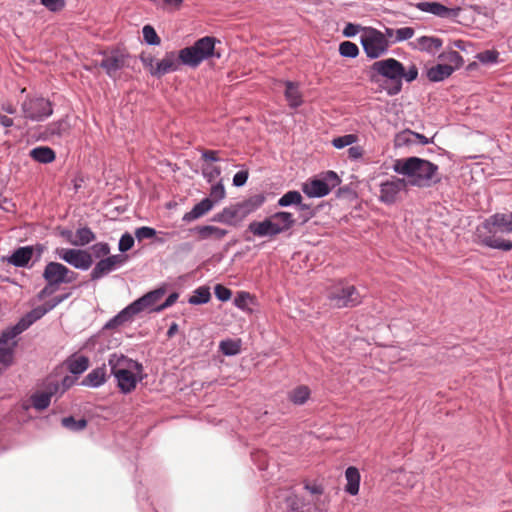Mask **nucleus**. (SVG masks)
Here are the masks:
<instances>
[{
	"label": "nucleus",
	"mask_w": 512,
	"mask_h": 512,
	"mask_svg": "<svg viewBox=\"0 0 512 512\" xmlns=\"http://www.w3.org/2000/svg\"><path fill=\"white\" fill-rule=\"evenodd\" d=\"M289 400L295 405H303L310 397V389L300 385L289 392Z\"/></svg>",
	"instance_id": "obj_38"
},
{
	"label": "nucleus",
	"mask_w": 512,
	"mask_h": 512,
	"mask_svg": "<svg viewBox=\"0 0 512 512\" xmlns=\"http://www.w3.org/2000/svg\"><path fill=\"white\" fill-rule=\"evenodd\" d=\"M134 245V237L129 234L128 232L124 233L118 244V249L120 252L124 253L128 250H130Z\"/></svg>",
	"instance_id": "obj_51"
},
{
	"label": "nucleus",
	"mask_w": 512,
	"mask_h": 512,
	"mask_svg": "<svg viewBox=\"0 0 512 512\" xmlns=\"http://www.w3.org/2000/svg\"><path fill=\"white\" fill-rule=\"evenodd\" d=\"M33 251L32 246L20 247L13 252L8 261L16 267H25L31 260Z\"/></svg>",
	"instance_id": "obj_27"
},
{
	"label": "nucleus",
	"mask_w": 512,
	"mask_h": 512,
	"mask_svg": "<svg viewBox=\"0 0 512 512\" xmlns=\"http://www.w3.org/2000/svg\"><path fill=\"white\" fill-rule=\"evenodd\" d=\"M220 174L221 169L218 166H207L203 169V175L209 182L218 178Z\"/></svg>",
	"instance_id": "obj_57"
},
{
	"label": "nucleus",
	"mask_w": 512,
	"mask_h": 512,
	"mask_svg": "<svg viewBox=\"0 0 512 512\" xmlns=\"http://www.w3.org/2000/svg\"><path fill=\"white\" fill-rule=\"evenodd\" d=\"M358 141V136L355 134H346L343 136H339L332 140V145L337 149H342L344 147L350 146Z\"/></svg>",
	"instance_id": "obj_46"
},
{
	"label": "nucleus",
	"mask_w": 512,
	"mask_h": 512,
	"mask_svg": "<svg viewBox=\"0 0 512 512\" xmlns=\"http://www.w3.org/2000/svg\"><path fill=\"white\" fill-rule=\"evenodd\" d=\"M211 298V293L207 287L197 288L193 295L189 298L188 302L192 305H199L207 303Z\"/></svg>",
	"instance_id": "obj_43"
},
{
	"label": "nucleus",
	"mask_w": 512,
	"mask_h": 512,
	"mask_svg": "<svg viewBox=\"0 0 512 512\" xmlns=\"http://www.w3.org/2000/svg\"><path fill=\"white\" fill-rule=\"evenodd\" d=\"M214 293L217 299L223 302L228 301L232 296L231 290L221 284L215 286Z\"/></svg>",
	"instance_id": "obj_53"
},
{
	"label": "nucleus",
	"mask_w": 512,
	"mask_h": 512,
	"mask_svg": "<svg viewBox=\"0 0 512 512\" xmlns=\"http://www.w3.org/2000/svg\"><path fill=\"white\" fill-rule=\"evenodd\" d=\"M24 117L32 121H43L53 113L52 104L43 97L27 98L22 103Z\"/></svg>",
	"instance_id": "obj_8"
},
{
	"label": "nucleus",
	"mask_w": 512,
	"mask_h": 512,
	"mask_svg": "<svg viewBox=\"0 0 512 512\" xmlns=\"http://www.w3.org/2000/svg\"><path fill=\"white\" fill-rule=\"evenodd\" d=\"M371 70L390 82L387 93L391 96L400 93L403 79L410 83L418 77V68L415 64L409 65L406 69L400 61L394 58L374 62Z\"/></svg>",
	"instance_id": "obj_4"
},
{
	"label": "nucleus",
	"mask_w": 512,
	"mask_h": 512,
	"mask_svg": "<svg viewBox=\"0 0 512 512\" xmlns=\"http://www.w3.org/2000/svg\"><path fill=\"white\" fill-rule=\"evenodd\" d=\"M220 151L218 150H202L201 158L204 161L218 162L221 158L218 156Z\"/></svg>",
	"instance_id": "obj_60"
},
{
	"label": "nucleus",
	"mask_w": 512,
	"mask_h": 512,
	"mask_svg": "<svg viewBox=\"0 0 512 512\" xmlns=\"http://www.w3.org/2000/svg\"><path fill=\"white\" fill-rule=\"evenodd\" d=\"M155 235L156 230L151 227L142 226L135 230V237L138 241L153 238Z\"/></svg>",
	"instance_id": "obj_52"
},
{
	"label": "nucleus",
	"mask_w": 512,
	"mask_h": 512,
	"mask_svg": "<svg viewBox=\"0 0 512 512\" xmlns=\"http://www.w3.org/2000/svg\"><path fill=\"white\" fill-rule=\"evenodd\" d=\"M92 256L97 259L106 258L110 254V246L106 242H98L91 247Z\"/></svg>",
	"instance_id": "obj_48"
},
{
	"label": "nucleus",
	"mask_w": 512,
	"mask_h": 512,
	"mask_svg": "<svg viewBox=\"0 0 512 512\" xmlns=\"http://www.w3.org/2000/svg\"><path fill=\"white\" fill-rule=\"evenodd\" d=\"M130 60L131 57L128 54L120 50H114L110 53H105L99 65L110 78L116 79L119 76L120 70L130 66Z\"/></svg>",
	"instance_id": "obj_12"
},
{
	"label": "nucleus",
	"mask_w": 512,
	"mask_h": 512,
	"mask_svg": "<svg viewBox=\"0 0 512 512\" xmlns=\"http://www.w3.org/2000/svg\"><path fill=\"white\" fill-rule=\"evenodd\" d=\"M115 270L121 268L128 260V256L124 254H114L107 256Z\"/></svg>",
	"instance_id": "obj_58"
},
{
	"label": "nucleus",
	"mask_w": 512,
	"mask_h": 512,
	"mask_svg": "<svg viewBox=\"0 0 512 512\" xmlns=\"http://www.w3.org/2000/svg\"><path fill=\"white\" fill-rule=\"evenodd\" d=\"M195 230L201 239L215 238L220 240L228 234L227 230L212 225L198 226Z\"/></svg>",
	"instance_id": "obj_35"
},
{
	"label": "nucleus",
	"mask_w": 512,
	"mask_h": 512,
	"mask_svg": "<svg viewBox=\"0 0 512 512\" xmlns=\"http://www.w3.org/2000/svg\"><path fill=\"white\" fill-rule=\"evenodd\" d=\"M285 98L289 103V106L292 108L299 107L302 104V95L299 91L298 84L286 81L285 82Z\"/></svg>",
	"instance_id": "obj_34"
},
{
	"label": "nucleus",
	"mask_w": 512,
	"mask_h": 512,
	"mask_svg": "<svg viewBox=\"0 0 512 512\" xmlns=\"http://www.w3.org/2000/svg\"><path fill=\"white\" fill-rule=\"evenodd\" d=\"M95 238L96 235L90 228L81 227L76 230L74 239H70L69 242L74 246H85L93 242Z\"/></svg>",
	"instance_id": "obj_36"
},
{
	"label": "nucleus",
	"mask_w": 512,
	"mask_h": 512,
	"mask_svg": "<svg viewBox=\"0 0 512 512\" xmlns=\"http://www.w3.org/2000/svg\"><path fill=\"white\" fill-rule=\"evenodd\" d=\"M240 214L238 212V207L236 204L231 205L229 207H225L221 212L214 216V221L225 223V224H233L235 221H241Z\"/></svg>",
	"instance_id": "obj_33"
},
{
	"label": "nucleus",
	"mask_w": 512,
	"mask_h": 512,
	"mask_svg": "<svg viewBox=\"0 0 512 512\" xmlns=\"http://www.w3.org/2000/svg\"><path fill=\"white\" fill-rule=\"evenodd\" d=\"M360 28L359 25L348 23L343 29V35L345 37H354L359 32Z\"/></svg>",
	"instance_id": "obj_64"
},
{
	"label": "nucleus",
	"mask_w": 512,
	"mask_h": 512,
	"mask_svg": "<svg viewBox=\"0 0 512 512\" xmlns=\"http://www.w3.org/2000/svg\"><path fill=\"white\" fill-rule=\"evenodd\" d=\"M341 182L339 176L334 171L326 172L322 178L313 179L303 184L302 190L308 197H324L339 185Z\"/></svg>",
	"instance_id": "obj_7"
},
{
	"label": "nucleus",
	"mask_w": 512,
	"mask_h": 512,
	"mask_svg": "<svg viewBox=\"0 0 512 512\" xmlns=\"http://www.w3.org/2000/svg\"><path fill=\"white\" fill-rule=\"evenodd\" d=\"M165 293V287H159L144 294L142 297L135 300V303L142 312L145 309L151 308L153 305H155L165 295Z\"/></svg>",
	"instance_id": "obj_23"
},
{
	"label": "nucleus",
	"mask_w": 512,
	"mask_h": 512,
	"mask_svg": "<svg viewBox=\"0 0 512 512\" xmlns=\"http://www.w3.org/2000/svg\"><path fill=\"white\" fill-rule=\"evenodd\" d=\"M216 38L205 36L197 40L192 46L185 47L177 54L175 51L167 52L164 57L157 61L155 69H152V76L162 77L165 74L179 70L180 65L196 68L200 63L214 53Z\"/></svg>",
	"instance_id": "obj_1"
},
{
	"label": "nucleus",
	"mask_w": 512,
	"mask_h": 512,
	"mask_svg": "<svg viewBox=\"0 0 512 512\" xmlns=\"http://www.w3.org/2000/svg\"><path fill=\"white\" fill-rule=\"evenodd\" d=\"M178 298H179V293L173 292L166 298V300L162 304L153 308L152 311L158 312V313L162 312L163 310L171 307L178 300Z\"/></svg>",
	"instance_id": "obj_55"
},
{
	"label": "nucleus",
	"mask_w": 512,
	"mask_h": 512,
	"mask_svg": "<svg viewBox=\"0 0 512 512\" xmlns=\"http://www.w3.org/2000/svg\"><path fill=\"white\" fill-rule=\"evenodd\" d=\"M213 208V201L210 198H204L197 203L189 212L183 216V221L191 222L204 216Z\"/></svg>",
	"instance_id": "obj_24"
},
{
	"label": "nucleus",
	"mask_w": 512,
	"mask_h": 512,
	"mask_svg": "<svg viewBox=\"0 0 512 512\" xmlns=\"http://www.w3.org/2000/svg\"><path fill=\"white\" fill-rule=\"evenodd\" d=\"M302 195L300 192L296 190H291L286 192L283 196H281L278 200V205L280 207H288L291 205L301 204Z\"/></svg>",
	"instance_id": "obj_42"
},
{
	"label": "nucleus",
	"mask_w": 512,
	"mask_h": 512,
	"mask_svg": "<svg viewBox=\"0 0 512 512\" xmlns=\"http://www.w3.org/2000/svg\"><path fill=\"white\" fill-rule=\"evenodd\" d=\"M71 132V125L69 123L68 117L61 118L57 121H54L47 125L45 129V134L48 138L61 139L68 137Z\"/></svg>",
	"instance_id": "obj_20"
},
{
	"label": "nucleus",
	"mask_w": 512,
	"mask_h": 512,
	"mask_svg": "<svg viewBox=\"0 0 512 512\" xmlns=\"http://www.w3.org/2000/svg\"><path fill=\"white\" fill-rule=\"evenodd\" d=\"M339 53L342 57L355 58L359 54V48L353 42L344 41L339 45Z\"/></svg>",
	"instance_id": "obj_45"
},
{
	"label": "nucleus",
	"mask_w": 512,
	"mask_h": 512,
	"mask_svg": "<svg viewBox=\"0 0 512 512\" xmlns=\"http://www.w3.org/2000/svg\"><path fill=\"white\" fill-rule=\"evenodd\" d=\"M210 197L213 204L222 200L225 197V189L221 183H217L211 187Z\"/></svg>",
	"instance_id": "obj_54"
},
{
	"label": "nucleus",
	"mask_w": 512,
	"mask_h": 512,
	"mask_svg": "<svg viewBox=\"0 0 512 512\" xmlns=\"http://www.w3.org/2000/svg\"><path fill=\"white\" fill-rule=\"evenodd\" d=\"M415 7L425 13L433 14L443 19H455L459 16L461 8H448L439 2L422 1L415 4Z\"/></svg>",
	"instance_id": "obj_15"
},
{
	"label": "nucleus",
	"mask_w": 512,
	"mask_h": 512,
	"mask_svg": "<svg viewBox=\"0 0 512 512\" xmlns=\"http://www.w3.org/2000/svg\"><path fill=\"white\" fill-rule=\"evenodd\" d=\"M453 73V68L446 64H437L427 71V77L432 82H440L447 79Z\"/></svg>",
	"instance_id": "obj_32"
},
{
	"label": "nucleus",
	"mask_w": 512,
	"mask_h": 512,
	"mask_svg": "<svg viewBox=\"0 0 512 512\" xmlns=\"http://www.w3.org/2000/svg\"><path fill=\"white\" fill-rule=\"evenodd\" d=\"M248 171H239L233 177V185L236 187H241L246 184L248 180Z\"/></svg>",
	"instance_id": "obj_61"
},
{
	"label": "nucleus",
	"mask_w": 512,
	"mask_h": 512,
	"mask_svg": "<svg viewBox=\"0 0 512 512\" xmlns=\"http://www.w3.org/2000/svg\"><path fill=\"white\" fill-rule=\"evenodd\" d=\"M327 297L336 308L354 307L361 303L362 296L353 285L339 282L330 287Z\"/></svg>",
	"instance_id": "obj_5"
},
{
	"label": "nucleus",
	"mask_w": 512,
	"mask_h": 512,
	"mask_svg": "<svg viewBox=\"0 0 512 512\" xmlns=\"http://www.w3.org/2000/svg\"><path fill=\"white\" fill-rule=\"evenodd\" d=\"M412 478H415L414 474L399 471V476L396 478V480L401 485H407L412 487L414 485V481H412Z\"/></svg>",
	"instance_id": "obj_59"
},
{
	"label": "nucleus",
	"mask_w": 512,
	"mask_h": 512,
	"mask_svg": "<svg viewBox=\"0 0 512 512\" xmlns=\"http://www.w3.org/2000/svg\"><path fill=\"white\" fill-rule=\"evenodd\" d=\"M248 230L257 237H273L278 235L279 229H276L270 217L265 218L263 221H252L248 225Z\"/></svg>",
	"instance_id": "obj_19"
},
{
	"label": "nucleus",
	"mask_w": 512,
	"mask_h": 512,
	"mask_svg": "<svg viewBox=\"0 0 512 512\" xmlns=\"http://www.w3.org/2000/svg\"><path fill=\"white\" fill-rule=\"evenodd\" d=\"M348 157L351 160H359L364 155V149L361 146H351L348 150Z\"/></svg>",
	"instance_id": "obj_62"
},
{
	"label": "nucleus",
	"mask_w": 512,
	"mask_h": 512,
	"mask_svg": "<svg viewBox=\"0 0 512 512\" xmlns=\"http://www.w3.org/2000/svg\"><path fill=\"white\" fill-rule=\"evenodd\" d=\"M345 478L347 481V484L345 486V491L350 495H357L359 492V485H360V473L359 470L354 467L350 466L345 471Z\"/></svg>",
	"instance_id": "obj_29"
},
{
	"label": "nucleus",
	"mask_w": 512,
	"mask_h": 512,
	"mask_svg": "<svg viewBox=\"0 0 512 512\" xmlns=\"http://www.w3.org/2000/svg\"><path fill=\"white\" fill-rule=\"evenodd\" d=\"M360 43L364 52L370 59H377L384 55L389 48V40L379 30L368 27L364 28L360 36Z\"/></svg>",
	"instance_id": "obj_6"
},
{
	"label": "nucleus",
	"mask_w": 512,
	"mask_h": 512,
	"mask_svg": "<svg viewBox=\"0 0 512 512\" xmlns=\"http://www.w3.org/2000/svg\"><path fill=\"white\" fill-rule=\"evenodd\" d=\"M108 365L110 366L111 374L115 377L128 369L141 368V363L128 358L123 354L113 353L109 356Z\"/></svg>",
	"instance_id": "obj_17"
},
{
	"label": "nucleus",
	"mask_w": 512,
	"mask_h": 512,
	"mask_svg": "<svg viewBox=\"0 0 512 512\" xmlns=\"http://www.w3.org/2000/svg\"><path fill=\"white\" fill-rule=\"evenodd\" d=\"M144 41L149 45H159L161 40L151 25H145L142 29Z\"/></svg>",
	"instance_id": "obj_47"
},
{
	"label": "nucleus",
	"mask_w": 512,
	"mask_h": 512,
	"mask_svg": "<svg viewBox=\"0 0 512 512\" xmlns=\"http://www.w3.org/2000/svg\"><path fill=\"white\" fill-rule=\"evenodd\" d=\"M41 4L52 12L60 11L65 6L64 0H40Z\"/></svg>",
	"instance_id": "obj_56"
},
{
	"label": "nucleus",
	"mask_w": 512,
	"mask_h": 512,
	"mask_svg": "<svg viewBox=\"0 0 512 512\" xmlns=\"http://www.w3.org/2000/svg\"><path fill=\"white\" fill-rule=\"evenodd\" d=\"M89 358L84 355L72 354L66 360V365L70 373L80 375L89 367Z\"/></svg>",
	"instance_id": "obj_25"
},
{
	"label": "nucleus",
	"mask_w": 512,
	"mask_h": 512,
	"mask_svg": "<svg viewBox=\"0 0 512 512\" xmlns=\"http://www.w3.org/2000/svg\"><path fill=\"white\" fill-rule=\"evenodd\" d=\"M498 233H512V212L495 213L485 219L476 230V236L482 245L502 251H510L512 242L498 237Z\"/></svg>",
	"instance_id": "obj_3"
},
{
	"label": "nucleus",
	"mask_w": 512,
	"mask_h": 512,
	"mask_svg": "<svg viewBox=\"0 0 512 512\" xmlns=\"http://www.w3.org/2000/svg\"><path fill=\"white\" fill-rule=\"evenodd\" d=\"M410 45L413 49L427 53H435L442 47L443 41L438 37L421 36L415 41L411 42Z\"/></svg>",
	"instance_id": "obj_22"
},
{
	"label": "nucleus",
	"mask_w": 512,
	"mask_h": 512,
	"mask_svg": "<svg viewBox=\"0 0 512 512\" xmlns=\"http://www.w3.org/2000/svg\"><path fill=\"white\" fill-rule=\"evenodd\" d=\"M250 295L247 292H240L234 299V304L236 307L240 309H244L247 305V300L249 299Z\"/></svg>",
	"instance_id": "obj_63"
},
{
	"label": "nucleus",
	"mask_w": 512,
	"mask_h": 512,
	"mask_svg": "<svg viewBox=\"0 0 512 512\" xmlns=\"http://www.w3.org/2000/svg\"><path fill=\"white\" fill-rule=\"evenodd\" d=\"M241 349V343L240 341L227 339L223 340L219 344V350L225 355V356H234L240 353Z\"/></svg>",
	"instance_id": "obj_41"
},
{
	"label": "nucleus",
	"mask_w": 512,
	"mask_h": 512,
	"mask_svg": "<svg viewBox=\"0 0 512 512\" xmlns=\"http://www.w3.org/2000/svg\"><path fill=\"white\" fill-rule=\"evenodd\" d=\"M69 297V294H64L54 297L52 300L32 309L20 321L14 325L18 332L22 333L28 329L34 322L41 319L45 314L54 309L57 305Z\"/></svg>",
	"instance_id": "obj_9"
},
{
	"label": "nucleus",
	"mask_w": 512,
	"mask_h": 512,
	"mask_svg": "<svg viewBox=\"0 0 512 512\" xmlns=\"http://www.w3.org/2000/svg\"><path fill=\"white\" fill-rule=\"evenodd\" d=\"M107 372L106 366L102 365L90 371L82 381V385L92 388H97L103 385L106 381Z\"/></svg>",
	"instance_id": "obj_26"
},
{
	"label": "nucleus",
	"mask_w": 512,
	"mask_h": 512,
	"mask_svg": "<svg viewBox=\"0 0 512 512\" xmlns=\"http://www.w3.org/2000/svg\"><path fill=\"white\" fill-rule=\"evenodd\" d=\"M393 170L406 176L412 186L427 188L441 181L438 166L419 157L398 159L393 165Z\"/></svg>",
	"instance_id": "obj_2"
},
{
	"label": "nucleus",
	"mask_w": 512,
	"mask_h": 512,
	"mask_svg": "<svg viewBox=\"0 0 512 512\" xmlns=\"http://www.w3.org/2000/svg\"><path fill=\"white\" fill-rule=\"evenodd\" d=\"M439 59L441 61L445 62L444 64L452 67L453 68V72L456 69L460 68L463 65V62H464L462 56L457 51H454V50H449V51L442 52L439 55Z\"/></svg>",
	"instance_id": "obj_37"
},
{
	"label": "nucleus",
	"mask_w": 512,
	"mask_h": 512,
	"mask_svg": "<svg viewBox=\"0 0 512 512\" xmlns=\"http://www.w3.org/2000/svg\"><path fill=\"white\" fill-rule=\"evenodd\" d=\"M61 423L63 427L74 432L81 431L87 426V421L84 418L76 420L72 416L63 418Z\"/></svg>",
	"instance_id": "obj_44"
},
{
	"label": "nucleus",
	"mask_w": 512,
	"mask_h": 512,
	"mask_svg": "<svg viewBox=\"0 0 512 512\" xmlns=\"http://www.w3.org/2000/svg\"><path fill=\"white\" fill-rule=\"evenodd\" d=\"M43 278L50 285L59 286L62 283H72L77 278V273L58 262H49L43 271Z\"/></svg>",
	"instance_id": "obj_11"
},
{
	"label": "nucleus",
	"mask_w": 512,
	"mask_h": 512,
	"mask_svg": "<svg viewBox=\"0 0 512 512\" xmlns=\"http://www.w3.org/2000/svg\"><path fill=\"white\" fill-rule=\"evenodd\" d=\"M264 202L265 196L263 194H255L241 202L236 203L241 219L243 220L249 214L258 210L264 204Z\"/></svg>",
	"instance_id": "obj_21"
},
{
	"label": "nucleus",
	"mask_w": 512,
	"mask_h": 512,
	"mask_svg": "<svg viewBox=\"0 0 512 512\" xmlns=\"http://www.w3.org/2000/svg\"><path fill=\"white\" fill-rule=\"evenodd\" d=\"M270 219L272 223H274L276 229H279L278 234L289 230L295 224L293 215L285 211L272 214Z\"/></svg>",
	"instance_id": "obj_28"
},
{
	"label": "nucleus",
	"mask_w": 512,
	"mask_h": 512,
	"mask_svg": "<svg viewBox=\"0 0 512 512\" xmlns=\"http://www.w3.org/2000/svg\"><path fill=\"white\" fill-rule=\"evenodd\" d=\"M29 155L33 160L43 164L53 162L56 157L53 149L47 146L35 147L30 151Z\"/></svg>",
	"instance_id": "obj_31"
},
{
	"label": "nucleus",
	"mask_w": 512,
	"mask_h": 512,
	"mask_svg": "<svg viewBox=\"0 0 512 512\" xmlns=\"http://www.w3.org/2000/svg\"><path fill=\"white\" fill-rule=\"evenodd\" d=\"M51 396L52 393L47 392L34 393L30 398L31 404L36 410L42 411L50 405Z\"/></svg>",
	"instance_id": "obj_40"
},
{
	"label": "nucleus",
	"mask_w": 512,
	"mask_h": 512,
	"mask_svg": "<svg viewBox=\"0 0 512 512\" xmlns=\"http://www.w3.org/2000/svg\"><path fill=\"white\" fill-rule=\"evenodd\" d=\"M115 271L108 257L100 259L90 273L91 281H97Z\"/></svg>",
	"instance_id": "obj_30"
},
{
	"label": "nucleus",
	"mask_w": 512,
	"mask_h": 512,
	"mask_svg": "<svg viewBox=\"0 0 512 512\" xmlns=\"http://www.w3.org/2000/svg\"><path fill=\"white\" fill-rule=\"evenodd\" d=\"M397 140L403 143H420L422 145H426L430 143V139L425 137L422 134L406 130L398 135Z\"/></svg>",
	"instance_id": "obj_39"
},
{
	"label": "nucleus",
	"mask_w": 512,
	"mask_h": 512,
	"mask_svg": "<svg viewBox=\"0 0 512 512\" xmlns=\"http://www.w3.org/2000/svg\"><path fill=\"white\" fill-rule=\"evenodd\" d=\"M55 254L59 259L79 270H88L93 264L91 253L86 250L57 248Z\"/></svg>",
	"instance_id": "obj_10"
},
{
	"label": "nucleus",
	"mask_w": 512,
	"mask_h": 512,
	"mask_svg": "<svg viewBox=\"0 0 512 512\" xmlns=\"http://www.w3.org/2000/svg\"><path fill=\"white\" fill-rule=\"evenodd\" d=\"M141 313L139 307L136 305L135 301L126 306L123 310H121L117 315L111 318L106 324V329H114L118 326H121L125 323L131 322L137 314Z\"/></svg>",
	"instance_id": "obj_18"
},
{
	"label": "nucleus",
	"mask_w": 512,
	"mask_h": 512,
	"mask_svg": "<svg viewBox=\"0 0 512 512\" xmlns=\"http://www.w3.org/2000/svg\"><path fill=\"white\" fill-rule=\"evenodd\" d=\"M407 182L404 179L392 177L390 180L380 184L379 200L385 204H393L397 200L398 194L405 190Z\"/></svg>",
	"instance_id": "obj_14"
},
{
	"label": "nucleus",
	"mask_w": 512,
	"mask_h": 512,
	"mask_svg": "<svg viewBox=\"0 0 512 512\" xmlns=\"http://www.w3.org/2000/svg\"><path fill=\"white\" fill-rule=\"evenodd\" d=\"M21 334L15 326L8 328L0 335V363L4 366L12 364L14 349L17 345L15 338Z\"/></svg>",
	"instance_id": "obj_13"
},
{
	"label": "nucleus",
	"mask_w": 512,
	"mask_h": 512,
	"mask_svg": "<svg viewBox=\"0 0 512 512\" xmlns=\"http://www.w3.org/2000/svg\"><path fill=\"white\" fill-rule=\"evenodd\" d=\"M143 366L138 369H128L125 372L116 375L115 379L120 391L124 394L130 393L136 388L139 381L143 379Z\"/></svg>",
	"instance_id": "obj_16"
},
{
	"label": "nucleus",
	"mask_w": 512,
	"mask_h": 512,
	"mask_svg": "<svg viewBox=\"0 0 512 512\" xmlns=\"http://www.w3.org/2000/svg\"><path fill=\"white\" fill-rule=\"evenodd\" d=\"M499 53L495 50H485L476 55V58L482 64H494L497 63Z\"/></svg>",
	"instance_id": "obj_49"
},
{
	"label": "nucleus",
	"mask_w": 512,
	"mask_h": 512,
	"mask_svg": "<svg viewBox=\"0 0 512 512\" xmlns=\"http://www.w3.org/2000/svg\"><path fill=\"white\" fill-rule=\"evenodd\" d=\"M414 29L412 27H402L396 29L395 38L393 39V43L402 42L408 40L414 36Z\"/></svg>",
	"instance_id": "obj_50"
}]
</instances>
